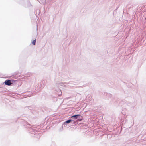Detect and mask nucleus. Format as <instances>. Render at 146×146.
<instances>
[{
	"label": "nucleus",
	"instance_id": "1",
	"mask_svg": "<svg viewBox=\"0 0 146 146\" xmlns=\"http://www.w3.org/2000/svg\"><path fill=\"white\" fill-rule=\"evenodd\" d=\"M4 83L6 85L10 86L12 84V83L11 82L10 80H5Z\"/></svg>",
	"mask_w": 146,
	"mask_h": 146
},
{
	"label": "nucleus",
	"instance_id": "2",
	"mask_svg": "<svg viewBox=\"0 0 146 146\" xmlns=\"http://www.w3.org/2000/svg\"><path fill=\"white\" fill-rule=\"evenodd\" d=\"M80 115H74L73 116H72L71 117V118H72V119H73V118H74L75 119H77L78 118V117L79 116H80Z\"/></svg>",
	"mask_w": 146,
	"mask_h": 146
},
{
	"label": "nucleus",
	"instance_id": "3",
	"mask_svg": "<svg viewBox=\"0 0 146 146\" xmlns=\"http://www.w3.org/2000/svg\"><path fill=\"white\" fill-rule=\"evenodd\" d=\"M36 39L32 41V44L34 45H35Z\"/></svg>",
	"mask_w": 146,
	"mask_h": 146
},
{
	"label": "nucleus",
	"instance_id": "4",
	"mask_svg": "<svg viewBox=\"0 0 146 146\" xmlns=\"http://www.w3.org/2000/svg\"><path fill=\"white\" fill-rule=\"evenodd\" d=\"M72 121V120L71 119H69V120H68L66 121V123H69L70 122Z\"/></svg>",
	"mask_w": 146,
	"mask_h": 146
},
{
	"label": "nucleus",
	"instance_id": "5",
	"mask_svg": "<svg viewBox=\"0 0 146 146\" xmlns=\"http://www.w3.org/2000/svg\"><path fill=\"white\" fill-rule=\"evenodd\" d=\"M82 118H80V119H78V120L79 121H81L82 120Z\"/></svg>",
	"mask_w": 146,
	"mask_h": 146
}]
</instances>
